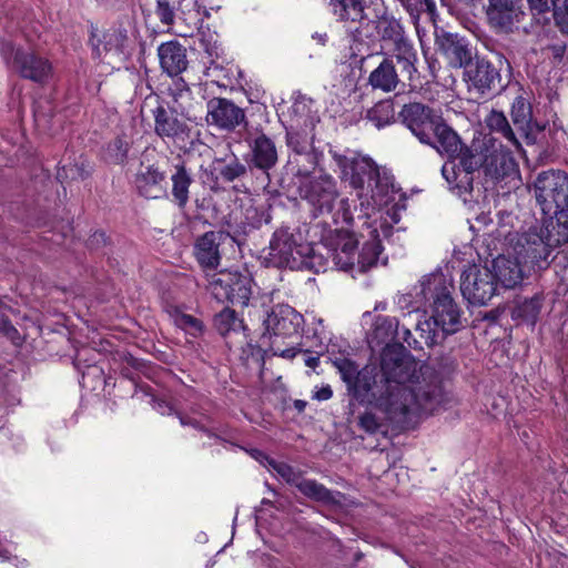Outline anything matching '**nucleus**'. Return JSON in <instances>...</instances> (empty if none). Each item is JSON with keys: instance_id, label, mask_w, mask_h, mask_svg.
Returning a JSON list of instances; mask_svg holds the SVG:
<instances>
[{"instance_id": "obj_29", "label": "nucleus", "mask_w": 568, "mask_h": 568, "mask_svg": "<svg viewBox=\"0 0 568 568\" xmlns=\"http://www.w3.org/2000/svg\"><path fill=\"white\" fill-rule=\"evenodd\" d=\"M369 0H331L334 13L343 21L373 19L369 13Z\"/></svg>"}, {"instance_id": "obj_30", "label": "nucleus", "mask_w": 568, "mask_h": 568, "mask_svg": "<svg viewBox=\"0 0 568 568\" xmlns=\"http://www.w3.org/2000/svg\"><path fill=\"white\" fill-rule=\"evenodd\" d=\"M164 179V173L153 165L143 166L135 176V186L142 196L155 199L161 192V183Z\"/></svg>"}, {"instance_id": "obj_27", "label": "nucleus", "mask_w": 568, "mask_h": 568, "mask_svg": "<svg viewBox=\"0 0 568 568\" xmlns=\"http://www.w3.org/2000/svg\"><path fill=\"white\" fill-rule=\"evenodd\" d=\"M550 219L545 223L540 233L548 242V246L552 250L568 243V210L557 211L552 213Z\"/></svg>"}, {"instance_id": "obj_62", "label": "nucleus", "mask_w": 568, "mask_h": 568, "mask_svg": "<svg viewBox=\"0 0 568 568\" xmlns=\"http://www.w3.org/2000/svg\"><path fill=\"white\" fill-rule=\"evenodd\" d=\"M425 325L430 328V323L429 322H425Z\"/></svg>"}, {"instance_id": "obj_21", "label": "nucleus", "mask_w": 568, "mask_h": 568, "mask_svg": "<svg viewBox=\"0 0 568 568\" xmlns=\"http://www.w3.org/2000/svg\"><path fill=\"white\" fill-rule=\"evenodd\" d=\"M223 237L219 232H206L200 236L194 245L196 261L206 272L214 271L220 265V244Z\"/></svg>"}, {"instance_id": "obj_60", "label": "nucleus", "mask_w": 568, "mask_h": 568, "mask_svg": "<svg viewBox=\"0 0 568 568\" xmlns=\"http://www.w3.org/2000/svg\"><path fill=\"white\" fill-rule=\"evenodd\" d=\"M99 239L103 240V239H104V234H103V233H95V234L92 236V241H94V240H97V241H98Z\"/></svg>"}, {"instance_id": "obj_44", "label": "nucleus", "mask_w": 568, "mask_h": 568, "mask_svg": "<svg viewBox=\"0 0 568 568\" xmlns=\"http://www.w3.org/2000/svg\"><path fill=\"white\" fill-rule=\"evenodd\" d=\"M393 54L395 59L417 57L413 44L404 37L400 40L393 43Z\"/></svg>"}, {"instance_id": "obj_7", "label": "nucleus", "mask_w": 568, "mask_h": 568, "mask_svg": "<svg viewBox=\"0 0 568 568\" xmlns=\"http://www.w3.org/2000/svg\"><path fill=\"white\" fill-rule=\"evenodd\" d=\"M148 109L154 121V132L162 140L175 142L184 140L189 134V125L178 109L170 108L158 97L145 99L142 112Z\"/></svg>"}, {"instance_id": "obj_37", "label": "nucleus", "mask_w": 568, "mask_h": 568, "mask_svg": "<svg viewBox=\"0 0 568 568\" xmlns=\"http://www.w3.org/2000/svg\"><path fill=\"white\" fill-rule=\"evenodd\" d=\"M169 94L181 114L190 112L192 108V92L184 79L178 78L173 80V83L169 88Z\"/></svg>"}, {"instance_id": "obj_10", "label": "nucleus", "mask_w": 568, "mask_h": 568, "mask_svg": "<svg viewBox=\"0 0 568 568\" xmlns=\"http://www.w3.org/2000/svg\"><path fill=\"white\" fill-rule=\"evenodd\" d=\"M481 165L486 176L495 182L518 178L519 171L513 153L501 142L489 138L484 142Z\"/></svg>"}, {"instance_id": "obj_6", "label": "nucleus", "mask_w": 568, "mask_h": 568, "mask_svg": "<svg viewBox=\"0 0 568 568\" xmlns=\"http://www.w3.org/2000/svg\"><path fill=\"white\" fill-rule=\"evenodd\" d=\"M535 194L545 215L568 210V174L559 170L539 173L535 182Z\"/></svg>"}, {"instance_id": "obj_8", "label": "nucleus", "mask_w": 568, "mask_h": 568, "mask_svg": "<svg viewBox=\"0 0 568 568\" xmlns=\"http://www.w3.org/2000/svg\"><path fill=\"white\" fill-rule=\"evenodd\" d=\"M460 292L469 304L487 305L497 294L493 271L478 264L468 265L460 275Z\"/></svg>"}, {"instance_id": "obj_33", "label": "nucleus", "mask_w": 568, "mask_h": 568, "mask_svg": "<svg viewBox=\"0 0 568 568\" xmlns=\"http://www.w3.org/2000/svg\"><path fill=\"white\" fill-rule=\"evenodd\" d=\"M253 456L265 464L268 468L274 470L281 478H283L287 484L295 486L298 489V484L304 480L303 473L298 469H295L291 465L275 460L260 450H255Z\"/></svg>"}, {"instance_id": "obj_2", "label": "nucleus", "mask_w": 568, "mask_h": 568, "mask_svg": "<svg viewBox=\"0 0 568 568\" xmlns=\"http://www.w3.org/2000/svg\"><path fill=\"white\" fill-rule=\"evenodd\" d=\"M338 163L344 178L358 191L362 205L366 204L367 209H374L388 202L393 179L373 159L358 154L352 158L343 156Z\"/></svg>"}, {"instance_id": "obj_43", "label": "nucleus", "mask_w": 568, "mask_h": 568, "mask_svg": "<svg viewBox=\"0 0 568 568\" xmlns=\"http://www.w3.org/2000/svg\"><path fill=\"white\" fill-rule=\"evenodd\" d=\"M155 14L165 26H172L174 23L175 14L169 0H156Z\"/></svg>"}, {"instance_id": "obj_38", "label": "nucleus", "mask_w": 568, "mask_h": 568, "mask_svg": "<svg viewBox=\"0 0 568 568\" xmlns=\"http://www.w3.org/2000/svg\"><path fill=\"white\" fill-rule=\"evenodd\" d=\"M394 114L393 103L390 101H382L368 110L367 119L377 128H383L393 121Z\"/></svg>"}, {"instance_id": "obj_31", "label": "nucleus", "mask_w": 568, "mask_h": 568, "mask_svg": "<svg viewBox=\"0 0 568 568\" xmlns=\"http://www.w3.org/2000/svg\"><path fill=\"white\" fill-rule=\"evenodd\" d=\"M368 83L373 89L383 92L394 91L399 83V77L395 70L393 60L384 59L381 64L371 72Z\"/></svg>"}, {"instance_id": "obj_11", "label": "nucleus", "mask_w": 568, "mask_h": 568, "mask_svg": "<svg viewBox=\"0 0 568 568\" xmlns=\"http://www.w3.org/2000/svg\"><path fill=\"white\" fill-rule=\"evenodd\" d=\"M300 194L312 206L315 217L333 215L339 195L336 182L329 175H320L304 182L300 186Z\"/></svg>"}, {"instance_id": "obj_25", "label": "nucleus", "mask_w": 568, "mask_h": 568, "mask_svg": "<svg viewBox=\"0 0 568 568\" xmlns=\"http://www.w3.org/2000/svg\"><path fill=\"white\" fill-rule=\"evenodd\" d=\"M298 491L306 498L321 503L328 507H343L345 504V495L337 490H331L315 479L304 478L298 484Z\"/></svg>"}, {"instance_id": "obj_9", "label": "nucleus", "mask_w": 568, "mask_h": 568, "mask_svg": "<svg viewBox=\"0 0 568 568\" xmlns=\"http://www.w3.org/2000/svg\"><path fill=\"white\" fill-rule=\"evenodd\" d=\"M1 54L9 68L24 79L43 83L51 75L52 67L49 60L34 52L16 49L11 43H3Z\"/></svg>"}, {"instance_id": "obj_3", "label": "nucleus", "mask_w": 568, "mask_h": 568, "mask_svg": "<svg viewBox=\"0 0 568 568\" xmlns=\"http://www.w3.org/2000/svg\"><path fill=\"white\" fill-rule=\"evenodd\" d=\"M303 323V316L290 305H276L267 313L263 321L264 333L262 338L268 339V345L274 355L283 358H294L297 349L294 347L282 348L280 338L297 336Z\"/></svg>"}, {"instance_id": "obj_13", "label": "nucleus", "mask_w": 568, "mask_h": 568, "mask_svg": "<svg viewBox=\"0 0 568 568\" xmlns=\"http://www.w3.org/2000/svg\"><path fill=\"white\" fill-rule=\"evenodd\" d=\"M552 247L540 232L530 230L518 236L513 246V255L527 268V271L544 268L548 265V257Z\"/></svg>"}, {"instance_id": "obj_32", "label": "nucleus", "mask_w": 568, "mask_h": 568, "mask_svg": "<svg viewBox=\"0 0 568 568\" xmlns=\"http://www.w3.org/2000/svg\"><path fill=\"white\" fill-rule=\"evenodd\" d=\"M214 326L224 337L235 335L241 337L240 342L246 339L247 328L244 325L243 320L239 318L235 311L232 308L225 307L219 314H216L214 317Z\"/></svg>"}, {"instance_id": "obj_22", "label": "nucleus", "mask_w": 568, "mask_h": 568, "mask_svg": "<svg viewBox=\"0 0 568 568\" xmlns=\"http://www.w3.org/2000/svg\"><path fill=\"white\" fill-rule=\"evenodd\" d=\"M514 125L525 136L528 143L536 141L537 133L544 131L545 126L532 120V111L529 102L523 97H517L510 110Z\"/></svg>"}, {"instance_id": "obj_50", "label": "nucleus", "mask_w": 568, "mask_h": 568, "mask_svg": "<svg viewBox=\"0 0 568 568\" xmlns=\"http://www.w3.org/2000/svg\"><path fill=\"white\" fill-rule=\"evenodd\" d=\"M77 179V178H84V172L82 169H80L77 164L74 165H63L58 171V179L61 181L65 179Z\"/></svg>"}, {"instance_id": "obj_46", "label": "nucleus", "mask_w": 568, "mask_h": 568, "mask_svg": "<svg viewBox=\"0 0 568 568\" xmlns=\"http://www.w3.org/2000/svg\"><path fill=\"white\" fill-rule=\"evenodd\" d=\"M554 18L560 30L568 34V0L555 8Z\"/></svg>"}, {"instance_id": "obj_41", "label": "nucleus", "mask_w": 568, "mask_h": 568, "mask_svg": "<svg viewBox=\"0 0 568 568\" xmlns=\"http://www.w3.org/2000/svg\"><path fill=\"white\" fill-rule=\"evenodd\" d=\"M358 241L354 234L347 231H339L334 240V250L332 253L355 255Z\"/></svg>"}, {"instance_id": "obj_17", "label": "nucleus", "mask_w": 568, "mask_h": 568, "mask_svg": "<svg viewBox=\"0 0 568 568\" xmlns=\"http://www.w3.org/2000/svg\"><path fill=\"white\" fill-rule=\"evenodd\" d=\"M466 75L471 85L481 94L499 92L504 88L499 71L484 59L476 60V63L467 69Z\"/></svg>"}, {"instance_id": "obj_24", "label": "nucleus", "mask_w": 568, "mask_h": 568, "mask_svg": "<svg viewBox=\"0 0 568 568\" xmlns=\"http://www.w3.org/2000/svg\"><path fill=\"white\" fill-rule=\"evenodd\" d=\"M426 144L449 158L456 156L462 150V142L458 134L444 123L440 118L432 128V142Z\"/></svg>"}, {"instance_id": "obj_52", "label": "nucleus", "mask_w": 568, "mask_h": 568, "mask_svg": "<svg viewBox=\"0 0 568 568\" xmlns=\"http://www.w3.org/2000/svg\"><path fill=\"white\" fill-rule=\"evenodd\" d=\"M354 257L355 255L332 253V258L335 265L345 271L354 266Z\"/></svg>"}, {"instance_id": "obj_53", "label": "nucleus", "mask_w": 568, "mask_h": 568, "mask_svg": "<svg viewBox=\"0 0 568 568\" xmlns=\"http://www.w3.org/2000/svg\"><path fill=\"white\" fill-rule=\"evenodd\" d=\"M442 174L445 178V180L448 182V184L453 185L456 182V170L455 164L453 162L445 163L442 168Z\"/></svg>"}, {"instance_id": "obj_42", "label": "nucleus", "mask_w": 568, "mask_h": 568, "mask_svg": "<svg viewBox=\"0 0 568 568\" xmlns=\"http://www.w3.org/2000/svg\"><path fill=\"white\" fill-rule=\"evenodd\" d=\"M174 323L178 327L193 335L202 331V323L189 314L176 313L174 315Z\"/></svg>"}, {"instance_id": "obj_45", "label": "nucleus", "mask_w": 568, "mask_h": 568, "mask_svg": "<svg viewBox=\"0 0 568 568\" xmlns=\"http://www.w3.org/2000/svg\"><path fill=\"white\" fill-rule=\"evenodd\" d=\"M358 425L368 434H376L379 432L382 424L378 418L372 413H364L359 416Z\"/></svg>"}, {"instance_id": "obj_55", "label": "nucleus", "mask_w": 568, "mask_h": 568, "mask_svg": "<svg viewBox=\"0 0 568 568\" xmlns=\"http://www.w3.org/2000/svg\"><path fill=\"white\" fill-rule=\"evenodd\" d=\"M333 396V390L332 388L327 385V386H324L322 388H320L315 395H314V398L318 399V400H327L329 399L331 397Z\"/></svg>"}, {"instance_id": "obj_59", "label": "nucleus", "mask_w": 568, "mask_h": 568, "mask_svg": "<svg viewBox=\"0 0 568 568\" xmlns=\"http://www.w3.org/2000/svg\"><path fill=\"white\" fill-rule=\"evenodd\" d=\"M295 407H296L300 412H302V410L304 409V407H305V403H304L303 400H296V402H295Z\"/></svg>"}, {"instance_id": "obj_12", "label": "nucleus", "mask_w": 568, "mask_h": 568, "mask_svg": "<svg viewBox=\"0 0 568 568\" xmlns=\"http://www.w3.org/2000/svg\"><path fill=\"white\" fill-rule=\"evenodd\" d=\"M310 247L298 245L288 229H278L273 233L268 245V258L278 267L297 268L307 265L304 255Z\"/></svg>"}, {"instance_id": "obj_56", "label": "nucleus", "mask_w": 568, "mask_h": 568, "mask_svg": "<svg viewBox=\"0 0 568 568\" xmlns=\"http://www.w3.org/2000/svg\"><path fill=\"white\" fill-rule=\"evenodd\" d=\"M320 363V359L318 357H314V356H308L306 359H305V365L311 367V368H315Z\"/></svg>"}, {"instance_id": "obj_5", "label": "nucleus", "mask_w": 568, "mask_h": 568, "mask_svg": "<svg viewBox=\"0 0 568 568\" xmlns=\"http://www.w3.org/2000/svg\"><path fill=\"white\" fill-rule=\"evenodd\" d=\"M207 275V288L219 302L247 306L253 293V278L248 273L224 270Z\"/></svg>"}, {"instance_id": "obj_47", "label": "nucleus", "mask_w": 568, "mask_h": 568, "mask_svg": "<svg viewBox=\"0 0 568 568\" xmlns=\"http://www.w3.org/2000/svg\"><path fill=\"white\" fill-rule=\"evenodd\" d=\"M557 0H527L529 10L532 14H542L549 12L551 9L555 11Z\"/></svg>"}, {"instance_id": "obj_51", "label": "nucleus", "mask_w": 568, "mask_h": 568, "mask_svg": "<svg viewBox=\"0 0 568 568\" xmlns=\"http://www.w3.org/2000/svg\"><path fill=\"white\" fill-rule=\"evenodd\" d=\"M397 63L400 65L402 72L408 75V79L410 80L413 78V74L417 71L416 69V62L417 57L412 58H400L396 59Z\"/></svg>"}, {"instance_id": "obj_14", "label": "nucleus", "mask_w": 568, "mask_h": 568, "mask_svg": "<svg viewBox=\"0 0 568 568\" xmlns=\"http://www.w3.org/2000/svg\"><path fill=\"white\" fill-rule=\"evenodd\" d=\"M399 118L422 143L432 142V128L439 118L429 106L419 102L404 104Z\"/></svg>"}, {"instance_id": "obj_18", "label": "nucleus", "mask_w": 568, "mask_h": 568, "mask_svg": "<svg viewBox=\"0 0 568 568\" xmlns=\"http://www.w3.org/2000/svg\"><path fill=\"white\" fill-rule=\"evenodd\" d=\"M129 41L128 32L124 28H112L101 36L91 33L90 44L93 57L103 59L108 54L120 57L124 53Z\"/></svg>"}, {"instance_id": "obj_48", "label": "nucleus", "mask_w": 568, "mask_h": 568, "mask_svg": "<svg viewBox=\"0 0 568 568\" xmlns=\"http://www.w3.org/2000/svg\"><path fill=\"white\" fill-rule=\"evenodd\" d=\"M287 143L288 146L292 148L297 154H306L308 158H314L311 153H308V144L305 141H301V135L298 133H288Z\"/></svg>"}, {"instance_id": "obj_39", "label": "nucleus", "mask_w": 568, "mask_h": 568, "mask_svg": "<svg viewBox=\"0 0 568 568\" xmlns=\"http://www.w3.org/2000/svg\"><path fill=\"white\" fill-rule=\"evenodd\" d=\"M215 162L223 164L219 169V173L221 178L226 182H233L234 180L246 174V166L241 163L235 155H233L229 162L222 159H216Z\"/></svg>"}, {"instance_id": "obj_19", "label": "nucleus", "mask_w": 568, "mask_h": 568, "mask_svg": "<svg viewBox=\"0 0 568 568\" xmlns=\"http://www.w3.org/2000/svg\"><path fill=\"white\" fill-rule=\"evenodd\" d=\"M436 43L452 68L459 69L470 63L471 51L465 40L457 34L444 33L437 38Z\"/></svg>"}, {"instance_id": "obj_1", "label": "nucleus", "mask_w": 568, "mask_h": 568, "mask_svg": "<svg viewBox=\"0 0 568 568\" xmlns=\"http://www.w3.org/2000/svg\"><path fill=\"white\" fill-rule=\"evenodd\" d=\"M333 365L349 396L361 404L375 405L395 424H404L414 415L433 414L450 402L438 377L428 367L417 371V364L398 346L384 348L381 375L374 366L359 369L347 357H336Z\"/></svg>"}, {"instance_id": "obj_40", "label": "nucleus", "mask_w": 568, "mask_h": 568, "mask_svg": "<svg viewBox=\"0 0 568 568\" xmlns=\"http://www.w3.org/2000/svg\"><path fill=\"white\" fill-rule=\"evenodd\" d=\"M382 252L381 243L377 240H372L366 242L362 251L358 255V267L361 271H366L369 267L374 266L378 260V256Z\"/></svg>"}, {"instance_id": "obj_28", "label": "nucleus", "mask_w": 568, "mask_h": 568, "mask_svg": "<svg viewBox=\"0 0 568 568\" xmlns=\"http://www.w3.org/2000/svg\"><path fill=\"white\" fill-rule=\"evenodd\" d=\"M252 163L260 170L268 171L277 163V150L265 134L256 136L251 144Z\"/></svg>"}, {"instance_id": "obj_49", "label": "nucleus", "mask_w": 568, "mask_h": 568, "mask_svg": "<svg viewBox=\"0 0 568 568\" xmlns=\"http://www.w3.org/2000/svg\"><path fill=\"white\" fill-rule=\"evenodd\" d=\"M408 10H426L433 12L435 10L434 0H399Z\"/></svg>"}, {"instance_id": "obj_15", "label": "nucleus", "mask_w": 568, "mask_h": 568, "mask_svg": "<svg viewBox=\"0 0 568 568\" xmlns=\"http://www.w3.org/2000/svg\"><path fill=\"white\" fill-rule=\"evenodd\" d=\"M207 125L224 131H233L245 121L244 110L224 98H213L206 104Z\"/></svg>"}, {"instance_id": "obj_34", "label": "nucleus", "mask_w": 568, "mask_h": 568, "mask_svg": "<svg viewBox=\"0 0 568 568\" xmlns=\"http://www.w3.org/2000/svg\"><path fill=\"white\" fill-rule=\"evenodd\" d=\"M485 123L491 132L499 133L516 150L521 148L519 140L503 111L491 110L486 115Z\"/></svg>"}, {"instance_id": "obj_57", "label": "nucleus", "mask_w": 568, "mask_h": 568, "mask_svg": "<svg viewBox=\"0 0 568 568\" xmlns=\"http://www.w3.org/2000/svg\"><path fill=\"white\" fill-rule=\"evenodd\" d=\"M339 204H341V207L343 209V219H344L345 221H347L348 219H351V217L348 216V212H347V210L345 209V205H347V200H346V199H342V200L339 201Z\"/></svg>"}, {"instance_id": "obj_36", "label": "nucleus", "mask_w": 568, "mask_h": 568, "mask_svg": "<svg viewBox=\"0 0 568 568\" xmlns=\"http://www.w3.org/2000/svg\"><path fill=\"white\" fill-rule=\"evenodd\" d=\"M373 18H377L376 31L383 41L394 43L404 38V31L398 20L392 16L376 13Z\"/></svg>"}, {"instance_id": "obj_35", "label": "nucleus", "mask_w": 568, "mask_h": 568, "mask_svg": "<svg viewBox=\"0 0 568 568\" xmlns=\"http://www.w3.org/2000/svg\"><path fill=\"white\" fill-rule=\"evenodd\" d=\"M544 305V296L535 294L529 298L519 300L513 311V317L535 325Z\"/></svg>"}, {"instance_id": "obj_54", "label": "nucleus", "mask_w": 568, "mask_h": 568, "mask_svg": "<svg viewBox=\"0 0 568 568\" xmlns=\"http://www.w3.org/2000/svg\"><path fill=\"white\" fill-rule=\"evenodd\" d=\"M113 148L118 151L115 154V160L123 161L126 154V144L121 139H115L111 144V149Z\"/></svg>"}, {"instance_id": "obj_20", "label": "nucleus", "mask_w": 568, "mask_h": 568, "mask_svg": "<svg viewBox=\"0 0 568 568\" xmlns=\"http://www.w3.org/2000/svg\"><path fill=\"white\" fill-rule=\"evenodd\" d=\"M493 273L495 275V282L506 288H513L521 283L527 268L516 258L515 255H499L493 261Z\"/></svg>"}, {"instance_id": "obj_26", "label": "nucleus", "mask_w": 568, "mask_h": 568, "mask_svg": "<svg viewBox=\"0 0 568 568\" xmlns=\"http://www.w3.org/2000/svg\"><path fill=\"white\" fill-rule=\"evenodd\" d=\"M170 181L172 184L171 195L173 202L184 209L190 200V186L193 183V176L190 169L183 161L173 164Z\"/></svg>"}, {"instance_id": "obj_61", "label": "nucleus", "mask_w": 568, "mask_h": 568, "mask_svg": "<svg viewBox=\"0 0 568 568\" xmlns=\"http://www.w3.org/2000/svg\"><path fill=\"white\" fill-rule=\"evenodd\" d=\"M459 2L464 3V4H471L475 0H458Z\"/></svg>"}, {"instance_id": "obj_23", "label": "nucleus", "mask_w": 568, "mask_h": 568, "mask_svg": "<svg viewBox=\"0 0 568 568\" xmlns=\"http://www.w3.org/2000/svg\"><path fill=\"white\" fill-rule=\"evenodd\" d=\"M158 55L161 69L170 77H178L187 68L186 49L176 40L160 44Z\"/></svg>"}, {"instance_id": "obj_16", "label": "nucleus", "mask_w": 568, "mask_h": 568, "mask_svg": "<svg viewBox=\"0 0 568 568\" xmlns=\"http://www.w3.org/2000/svg\"><path fill=\"white\" fill-rule=\"evenodd\" d=\"M523 0H488L487 18L497 30L510 33L523 21Z\"/></svg>"}, {"instance_id": "obj_58", "label": "nucleus", "mask_w": 568, "mask_h": 568, "mask_svg": "<svg viewBox=\"0 0 568 568\" xmlns=\"http://www.w3.org/2000/svg\"><path fill=\"white\" fill-rule=\"evenodd\" d=\"M0 558L2 560H9L10 559V554L8 550L6 549H0Z\"/></svg>"}, {"instance_id": "obj_4", "label": "nucleus", "mask_w": 568, "mask_h": 568, "mask_svg": "<svg viewBox=\"0 0 568 568\" xmlns=\"http://www.w3.org/2000/svg\"><path fill=\"white\" fill-rule=\"evenodd\" d=\"M453 285L446 284L443 274H435L423 282V294L434 298L432 320L445 334H454L460 327V311L452 297Z\"/></svg>"}]
</instances>
